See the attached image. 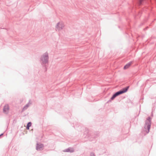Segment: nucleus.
<instances>
[{
    "label": "nucleus",
    "mask_w": 156,
    "mask_h": 156,
    "mask_svg": "<svg viewBox=\"0 0 156 156\" xmlns=\"http://www.w3.org/2000/svg\"><path fill=\"white\" fill-rule=\"evenodd\" d=\"M48 54L47 52L44 53L40 58V61L41 64L42 65H43L44 66H45L46 69V64L48 63Z\"/></svg>",
    "instance_id": "1"
},
{
    "label": "nucleus",
    "mask_w": 156,
    "mask_h": 156,
    "mask_svg": "<svg viewBox=\"0 0 156 156\" xmlns=\"http://www.w3.org/2000/svg\"><path fill=\"white\" fill-rule=\"evenodd\" d=\"M151 119L150 117H148L145 120L144 126V130L146 131L147 133H148L149 131L151 126Z\"/></svg>",
    "instance_id": "2"
},
{
    "label": "nucleus",
    "mask_w": 156,
    "mask_h": 156,
    "mask_svg": "<svg viewBox=\"0 0 156 156\" xmlns=\"http://www.w3.org/2000/svg\"><path fill=\"white\" fill-rule=\"evenodd\" d=\"M129 87V86H127L126 87L122 88V89L118 91L119 92V94L120 95L126 92L127 91Z\"/></svg>",
    "instance_id": "3"
},
{
    "label": "nucleus",
    "mask_w": 156,
    "mask_h": 156,
    "mask_svg": "<svg viewBox=\"0 0 156 156\" xmlns=\"http://www.w3.org/2000/svg\"><path fill=\"white\" fill-rule=\"evenodd\" d=\"M64 27V25L62 23H58L56 26V28L58 30H62Z\"/></svg>",
    "instance_id": "4"
},
{
    "label": "nucleus",
    "mask_w": 156,
    "mask_h": 156,
    "mask_svg": "<svg viewBox=\"0 0 156 156\" xmlns=\"http://www.w3.org/2000/svg\"><path fill=\"white\" fill-rule=\"evenodd\" d=\"M9 110V106L8 105H5L3 108V112L4 113L6 114H8Z\"/></svg>",
    "instance_id": "5"
},
{
    "label": "nucleus",
    "mask_w": 156,
    "mask_h": 156,
    "mask_svg": "<svg viewBox=\"0 0 156 156\" xmlns=\"http://www.w3.org/2000/svg\"><path fill=\"white\" fill-rule=\"evenodd\" d=\"M120 95V94H119L118 91L116 92L112 95L111 98L110 99L112 100H114L116 97Z\"/></svg>",
    "instance_id": "6"
},
{
    "label": "nucleus",
    "mask_w": 156,
    "mask_h": 156,
    "mask_svg": "<svg viewBox=\"0 0 156 156\" xmlns=\"http://www.w3.org/2000/svg\"><path fill=\"white\" fill-rule=\"evenodd\" d=\"M133 61H131L127 63V64H126L124 67L123 69H126L127 68H128L133 63Z\"/></svg>",
    "instance_id": "7"
},
{
    "label": "nucleus",
    "mask_w": 156,
    "mask_h": 156,
    "mask_svg": "<svg viewBox=\"0 0 156 156\" xmlns=\"http://www.w3.org/2000/svg\"><path fill=\"white\" fill-rule=\"evenodd\" d=\"M43 147V144H37L36 147V149L37 150H40Z\"/></svg>",
    "instance_id": "8"
},
{
    "label": "nucleus",
    "mask_w": 156,
    "mask_h": 156,
    "mask_svg": "<svg viewBox=\"0 0 156 156\" xmlns=\"http://www.w3.org/2000/svg\"><path fill=\"white\" fill-rule=\"evenodd\" d=\"M29 103H28L24 106L22 109V112L24 111V110L27 109L28 108L29 106Z\"/></svg>",
    "instance_id": "9"
},
{
    "label": "nucleus",
    "mask_w": 156,
    "mask_h": 156,
    "mask_svg": "<svg viewBox=\"0 0 156 156\" xmlns=\"http://www.w3.org/2000/svg\"><path fill=\"white\" fill-rule=\"evenodd\" d=\"M63 151L64 152H72L73 151H70V148H68L67 149H65L64 151Z\"/></svg>",
    "instance_id": "10"
},
{
    "label": "nucleus",
    "mask_w": 156,
    "mask_h": 156,
    "mask_svg": "<svg viewBox=\"0 0 156 156\" xmlns=\"http://www.w3.org/2000/svg\"><path fill=\"white\" fill-rule=\"evenodd\" d=\"M31 124H32V123L31 122H29L27 123V126H29V127H30L31 126Z\"/></svg>",
    "instance_id": "11"
},
{
    "label": "nucleus",
    "mask_w": 156,
    "mask_h": 156,
    "mask_svg": "<svg viewBox=\"0 0 156 156\" xmlns=\"http://www.w3.org/2000/svg\"><path fill=\"white\" fill-rule=\"evenodd\" d=\"M90 156H95L94 153L93 152L90 153Z\"/></svg>",
    "instance_id": "12"
},
{
    "label": "nucleus",
    "mask_w": 156,
    "mask_h": 156,
    "mask_svg": "<svg viewBox=\"0 0 156 156\" xmlns=\"http://www.w3.org/2000/svg\"><path fill=\"white\" fill-rule=\"evenodd\" d=\"M29 126H27V127H26V128H27V129H29Z\"/></svg>",
    "instance_id": "13"
},
{
    "label": "nucleus",
    "mask_w": 156,
    "mask_h": 156,
    "mask_svg": "<svg viewBox=\"0 0 156 156\" xmlns=\"http://www.w3.org/2000/svg\"><path fill=\"white\" fill-rule=\"evenodd\" d=\"M148 28V27H147L145 28L144 29V30H145V29H147Z\"/></svg>",
    "instance_id": "14"
},
{
    "label": "nucleus",
    "mask_w": 156,
    "mask_h": 156,
    "mask_svg": "<svg viewBox=\"0 0 156 156\" xmlns=\"http://www.w3.org/2000/svg\"><path fill=\"white\" fill-rule=\"evenodd\" d=\"M2 135H3V133H2L0 135V137Z\"/></svg>",
    "instance_id": "15"
}]
</instances>
